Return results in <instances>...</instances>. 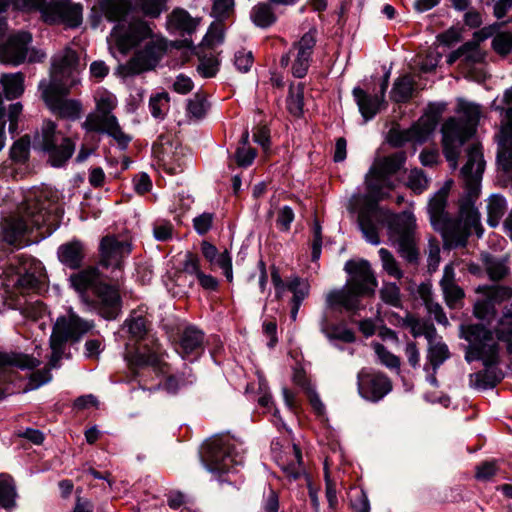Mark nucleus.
<instances>
[{
	"instance_id": "27",
	"label": "nucleus",
	"mask_w": 512,
	"mask_h": 512,
	"mask_svg": "<svg viewBox=\"0 0 512 512\" xmlns=\"http://www.w3.org/2000/svg\"><path fill=\"white\" fill-rule=\"evenodd\" d=\"M440 287L443 293L446 305L455 309L462 305L464 298L463 289L456 282V274L453 264H447L443 269V275L440 280Z\"/></svg>"
},
{
	"instance_id": "54",
	"label": "nucleus",
	"mask_w": 512,
	"mask_h": 512,
	"mask_svg": "<svg viewBox=\"0 0 512 512\" xmlns=\"http://www.w3.org/2000/svg\"><path fill=\"white\" fill-rule=\"evenodd\" d=\"M29 148V139L23 137L13 144L10 150V156L16 162H24L28 157Z\"/></svg>"
},
{
	"instance_id": "61",
	"label": "nucleus",
	"mask_w": 512,
	"mask_h": 512,
	"mask_svg": "<svg viewBox=\"0 0 512 512\" xmlns=\"http://www.w3.org/2000/svg\"><path fill=\"white\" fill-rule=\"evenodd\" d=\"M235 67L240 72H248L253 64V55L251 51L240 50L235 53Z\"/></svg>"
},
{
	"instance_id": "41",
	"label": "nucleus",
	"mask_w": 512,
	"mask_h": 512,
	"mask_svg": "<svg viewBox=\"0 0 512 512\" xmlns=\"http://www.w3.org/2000/svg\"><path fill=\"white\" fill-rule=\"evenodd\" d=\"M6 365L16 366L21 369H34L40 365V361L27 354H6L0 352V367Z\"/></svg>"
},
{
	"instance_id": "64",
	"label": "nucleus",
	"mask_w": 512,
	"mask_h": 512,
	"mask_svg": "<svg viewBox=\"0 0 512 512\" xmlns=\"http://www.w3.org/2000/svg\"><path fill=\"white\" fill-rule=\"evenodd\" d=\"M153 235L158 241H168L173 235V226L170 222L157 223L153 228Z\"/></svg>"
},
{
	"instance_id": "33",
	"label": "nucleus",
	"mask_w": 512,
	"mask_h": 512,
	"mask_svg": "<svg viewBox=\"0 0 512 512\" xmlns=\"http://www.w3.org/2000/svg\"><path fill=\"white\" fill-rule=\"evenodd\" d=\"M483 264L489 278L499 281L509 273L508 257L497 258L489 254L483 255Z\"/></svg>"
},
{
	"instance_id": "52",
	"label": "nucleus",
	"mask_w": 512,
	"mask_h": 512,
	"mask_svg": "<svg viewBox=\"0 0 512 512\" xmlns=\"http://www.w3.org/2000/svg\"><path fill=\"white\" fill-rule=\"evenodd\" d=\"M20 312L26 318L37 320L45 314L46 307L39 300L28 301L20 308Z\"/></svg>"
},
{
	"instance_id": "8",
	"label": "nucleus",
	"mask_w": 512,
	"mask_h": 512,
	"mask_svg": "<svg viewBox=\"0 0 512 512\" xmlns=\"http://www.w3.org/2000/svg\"><path fill=\"white\" fill-rule=\"evenodd\" d=\"M130 74L154 69L167 50L164 37L142 19H130Z\"/></svg>"
},
{
	"instance_id": "60",
	"label": "nucleus",
	"mask_w": 512,
	"mask_h": 512,
	"mask_svg": "<svg viewBox=\"0 0 512 512\" xmlns=\"http://www.w3.org/2000/svg\"><path fill=\"white\" fill-rule=\"evenodd\" d=\"M214 216L212 213L204 212L193 219V226L199 235L206 234L213 223Z\"/></svg>"
},
{
	"instance_id": "35",
	"label": "nucleus",
	"mask_w": 512,
	"mask_h": 512,
	"mask_svg": "<svg viewBox=\"0 0 512 512\" xmlns=\"http://www.w3.org/2000/svg\"><path fill=\"white\" fill-rule=\"evenodd\" d=\"M168 0H130V10L134 9L152 19L158 18L167 10Z\"/></svg>"
},
{
	"instance_id": "10",
	"label": "nucleus",
	"mask_w": 512,
	"mask_h": 512,
	"mask_svg": "<svg viewBox=\"0 0 512 512\" xmlns=\"http://www.w3.org/2000/svg\"><path fill=\"white\" fill-rule=\"evenodd\" d=\"M201 459L210 473L226 482L224 475L237 472L244 463L243 445L229 435L215 436L204 444Z\"/></svg>"
},
{
	"instance_id": "47",
	"label": "nucleus",
	"mask_w": 512,
	"mask_h": 512,
	"mask_svg": "<svg viewBox=\"0 0 512 512\" xmlns=\"http://www.w3.org/2000/svg\"><path fill=\"white\" fill-rule=\"evenodd\" d=\"M149 108L154 118L162 119L169 109V95L161 92L150 98Z\"/></svg>"
},
{
	"instance_id": "46",
	"label": "nucleus",
	"mask_w": 512,
	"mask_h": 512,
	"mask_svg": "<svg viewBox=\"0 0 512 512\" xmlns=\"http://www.w3.org/2000/svg\"><path fill=\"white\" fill-rule=\"evenodd\" d=\"M210 15L217 21L231 18L235 12V0H211Z\"/></svg>"
},
{
	"instance_id": "48",
	"label": "nucleus",
	"mask_w": 512,
	"mask_h": 512,
	"mask_svg": "<svg viewBox=\"0 0 512 512\" xmlns=\"http://www.w3.org/2000/svg\"><path fill=\"white\" fill-rule=\"evenodd\" d=\"M379 256L382 262L383 269L392 277L400 279L403 276L402 270L399 268L397 261L395 260L392 253L385 249L381 248L379 250Z\"/></svg>"
},
{
	"instance_id": "12",
	"label": "nucleus",
	"mask_w": 512,
	"mask_h": 512,
	"mask_svg": "<svg viewBox=\"0 0 512 512\" xmlns=\"http://www.w3.org/2000/svg\"><path fill=\"white\" fill-rule=\"evenodd\" d=\"M95 102L96 112L86 117L82 124L83 128L88 132L107 133L117 141L119 146L125 148L127 138L116 117L110 113L116 106L115 96L106 90H98L95 94Z\"/></svg>"
},
{
	"instance_id": "31",
	"label": "nucleus",
	"mask_w": 512,
	"mask_h": 512,
	"mask_svg": "<svg viewBox=\"0 0 512 512\" xmlns=\"http://www.w3.org/2000/svg\"><path fill=\"white\" fill-rule=\"evenodd\" d=\"M204 333L199 329L189 326L184 329L177 352L185 359L190 355H198L203 350Z\"/></svg>"
},
{
	"instance_id": "2",
	"label": "nucleus",
	"mask_w": 512,
	"mask_h": 512,
	"mask_svg": "<svg viewBox=\"0 0 512 512\" xmlns=\"http://www.w3.org/2000/svg\"><path fill=\"white\" fill-rule=\"evenodd\" d=\"M344 270L349 274L345 286L330 290L325 296V308L319 320L320 331L330 340L352 343L356 337L346 326L331 322L334 312L356 313L361 308V297L373 295L376 278L368 261L346 262Z\"/></svg>"
},
{
	"instance_id": "23",
	"label": "nucleus",
	"mask_w": 512,
	"mask_h": 512,
	"mask_svg": "<svg viewBox=\"0 0 512 512\" xmlns=\"http://www.w3.org/2000/svg\"><path fill=\"white\" fill-rule=\"evenodd\" d=\"M83 8L70 0L50 1L43 10V20L49 24H64L75 28L82 23Z\"/></svg>"
},
{
	"instance_id": "6",
	"label": "nucleus",
	"mask_w": 512,
	"mask_h": 512,
	"mask_svg": "<svg viewBox=\"0 0 512 512\" xmlns=\"http://www.w3.org/2000/svg\"><path fill=\"white\" fill-rule=\"evenodd\" d=\"M93 327L94 323L92 321L82 319L71 308L68 311L67 317L62 316L57 318L50 336V348L52 353L48 367L37 370L31 374L29 380L30 389H37L41 385L48 383L52 379L50 370L60 366L66 343L69 340L78 342L82 336L93 329Z\"/></svg>"
},
{
	"instance_id": "16",
	"label": "nucleus",
	"mask_w": 512,
	"mask_h": 512,
	"mask_svg": "<svg viewBox=\"0 0 512 512\" xmlns=\"http://www.w3.org/2000/svg\"><path fill=\"white\" fill-rule=\"evenodd\" d=\"M85 65L80 64V59L75 50L65 47L52 57L50 81L44 86H68L74 87L80 83L79 73Z\"/></svg>"
},
{
	"instance_id": "11",
	"label": "nucleus",
	"mask_w": 512,
	"mask_h": 512,
	"mask_svg": "<svg viewBox=\"0 0 512 512\" xmlns=\"http://www.w3.org/2000/svg\"><path fill=\"white\" fill-rule=\"evenodd\" d=\"M71 286L80 294L93 289L99 299L100 314L108 319H115L121 310L120 295L118 291L100 282V273L96 267H88L72 274L69 278Z\"/></svg>"
},
{
	"instance_id": "28",
	"label": "nucleus",
	"mask_w": 512,
	"mask_h": 512,
	"mask_svg": "<svg viewBox=\"0 0 512 512\" xmlns=\"http://www.w3.org/2000/svg\"><path fill=\"white\" fill-rule=\"evenodd\" d=\"M199 19L193 18L188 11L183 8L173 9L166 18V27L170 33L181 36L191 35L197 29Z\"/></svg>"
},
{
	"instance_id": "29",
	"label": "nucleus",
	"mask_w": 512,
	"mask_h": 512,
	"mask_svg": "<svg viewBox=\"0 0 512 512\" xmlns=\"http://www.w3.org/2000/svg\"><path fill=\"white\" fill-rule=\"evenodd\" d=\"M155 155L162 162L163 167L171 174H177L182 171L185 165L183 158V149L178 146H174L168 140L166 143L160 144V149L154 148Z\"/></svg>"
},
{
	"instance_id": "21",
	"label": "nucleus",
	"mask_w": 512,
	"mask_h": 512,
	"mask_svg": "<svg viewBox=\"0 0 512 512\" xmlns=\"http://www.w3.org/2000/svg\"><path fill=\"white\" fill-rule=\"evenodd\" d=\"M18 275L16 285L22 292L36 291L44 281V267L42 263L30 256L20 254L12 263Z\"/></svg>"
},
{
	"instance_id": "13",
	"label": "nucleus",
	"mask_w": 512,
	"mask_h": 512,
	"mask_svg": "<svg viewBox=\"0 0 512 512\" xmlns=\"http://www.w3.org/2000/svg\"><path fill=\"white\" fill-rule=\"evenodd\" d=\"M406 154L403 151L379 158L374 162L366 175V185L370 196L376 200H382L394 189L395 182L392 176L404 165Z\"/></svg>"
},
{
	"instance_id": "59",
	"label": "nucleus",
	"mask_w": 512,
	"mask_h": 512,
	"mask_svg": "<svg viewBox=\"0 0 512 512\" xmlns=\"http://www.w3.org/2000/svg\"><path fill=\"white\" fill-rule=\"evenodd\" d=\"M351 507L355 512H370V504L363 490H357L351 496Z\"/></svg>"
},
{
	"instance_id": "49",
	"label": "nucleus",
	"mask_w": 512,
	"mask_h": 512,
	"mask_svg": "<svg viewBox=\"0 0 512 512\" xmlns=\"http://www.w3.org/2000/svg\"><path fill=\"white\" fill-rule=\"evenodd\" d=\"M373 349L375 351V354L377 355L378 360L381 364L386 366L389 369H396L398 370L400 367V360L399 358L392 354L390 351H388L382 344L380 343H374Z\"/></svg>"
},
{
	"instance_id": "32",
	"label": "nucleus",
	"mask_w": 512,
	"mask_h": 512,
	"mask_svg": "<svg viewBox=\"0 0 512 512\" xmlns=\"http://www.w3.org/2000/svg\"><path fill=\"white\" fill-rule=\"evenodd\" d=\"M59 261L70 269H77L84 259V247L78 240H73L59 246L57 250Z\"/></svg>"
},
{
	"instance_id": "15",
	"label": "nucleus",
	"mask_w": 512,
	"mask_h": 512,
	"mask_svg": "<svg viewBox=\"0 0 512 512\" xmlns=\"http://www.w3.org/2000/svg\"><path fill=\"white\" fill-rule=\"evenodd\" d=\"M100 8L105 18L111 22H117L108 37L110 53L120 60L128 54V26L125 17L128 14L127 0H101Z\"/></svg>"
},
{
	"instance_id": "45",
	"label": "nucleus",
	"mask_w": 512,
	"mask_h": 512,
	"mask_svg": "<svg viewBox=\"0 0 512 512\" xmlns=\"http://www.w3.org/2000/svg\"><path fill=\"white\" fill-rule=\"evenodd\" d=\"M304 107V85L298 83L297 85H290L289 96L287 98V108L294 116H300L303 113Z\"/></svg>"
},
{
	"instance_id": "18",
	"label": "nucleus",
	"mask_w": 512,
	"mask_h": 512,
	"mask_svg": "<svg viewBox=\"0 0 512 512\" xmlns=\"http://www.w3.org/2000/svg\"><path fill=\"white\" fill-rule=\"evenodd\" d=\"M271 281L277 299H282L287 292L292 294L290 317L296 321L299 309L310 292L308 281L298 275H291L283 280L275 266L271 268Z\"/></svg>"
},
{
	"instance_id": "57",
	"label": "nucleus",
	"mask_w": 512,
	"mask_h": 512,
	"mask_svg": "<svg viewBox=\"0 0 512 512\" xmlns=\"http://www.w3.org/2000/svg\"><path fill=\"white\" fill-rule=\"evenodd\" d=\"M492 46L497 53L506 55L512 50V36L508 33H500L494 37Z\"/></svg>"
},
{
	"instance_id": "25",
	"label": "nucleus",
	"mask_w": 512,
	"mask_h": 512,
	"mask_svg": "<svg viewBox=\"0 0 512 512\" xmlns=\"http://www.w3.org/2000/svg\"><path fill=\"white\" fill-rule=\"evenodd\" d=\"M435 129V123L429 119H420L408 129L392 128L388 133V142L393 147H401L408 142L423 144Z\"/></svg>"
},
{
	"instance_id": "20",
	"label": "nucleus",
	"mask_w": 512,
	"mask_h": 512,
	"mask_svg": "<svg viewBox=\"0 0 512 512\" xmlns=\"http://www.w3.org/2000/svg\"><path fill=\"white\" fill-rule=\"evenodd\" d=\"M316 45V32L308 31L295 42L289 52L280 59L282 67L291 62V72L296 78H303L310 67L311 57Z\"/></svg>"
},
{
	"instance_id": "26",
	"label": "nucleus",
	"mask_w": 512,
	"mask_h": 512,
	"mask_svg": "<svg viewBox=\"0 0 512 512\" xmlns=\"http://www.w3.org/2000/svg\"><path fill=\"white\" fill-rule=\"evenodd\" d=\"M483 292V297L474 304V315L480 320L490 321L496 313L495 304L512 297V290L503 286H487Z\"/></svg>"
},
{
	"instance_id": "1",
	"label": "nucleus",
	"mask_w": 512,
	"mask_h": 512,
	"mask_svg": "<svg viewBox=\"0 0 512 512\" xmlns=\"http://www.w3.org/2000/svg\"><path fill=\"white\" fill-rule=\"evenodd\" d=\"M484 168L485 161L481 147L474 144L468 148L467 162L461 169L466 196L460 201L459 218H451L446 212L449 183L440 188L429 201L428 212L431 224L442 235L444 246L447 248L465 246L471 231L479 230L480 216L474 204L480 192Z\"/></svg>"
},
{
	"instance_id": "17",
	"label": "nucleus",
	"mask_w": 512,
	"mask_h": 512,
	"mask_svg": "<svg viewBox=\"0 0 512 512\" xmlns=\"http://www.w3.org/2000/svg\"><path fill=\"white\" fill-rule=\"evenodd\" d=\"M32 35L26 31H19L11 35L7 41L0 45V62L19 65L28 57L29 62H41L45 53L41 50L30 49Z\"/></svg>"
},
{
	"instance_id": "38",
	"label": "nucleus",
	"mask_w": 512,
	"mask_h": 512,
	"mask_svg": "<svg viewBox=\"0 0 512 512\" xmlns=\"http://www.w3.org/2000/svg\"><path fill=\"white\" fill-rule=\"evenodd\" d=\"M404 325L410 328V332L415 338L424 336L428 342H431V340H435L437 336V332L433 324L414 316L408 315L404 319Z\"/></svg>"
},
{
	"instance_id": "24",
	"label": "nucleus",
	"mask_w": 512,
	"mask_h": 512,
	"mask_svg": "<svg viewBox=\"0 0 512 512\" xmlns=\"http://www.w3.org/2000/svg\"><path fill=\"white\" fill-rule=\"evenodd\" d=\"M127 249L125 241L118 240L115 236H106L100 243V264L104 268H111L112 280L122 278L124 274V254Z\"/></svg>"
},
{
	"instance_id": "63",
	"label": "nucleus",
	"mask_w": 512,
	"mask_h": 512,
	"mask_svg": "<svg viewBox=\"0 0 512 512\" xmlns=\"http://www.w3.org/2000/svg\"><path fill=\"white\" fill-rule=\"evenodd\" d=\"M136 280L141 284L150 283L153 278L152 266L149 262L137 263L135 267Z\"/></svg>"
},
{
	"instance_id": "37",
	"label": "nucleus",
	"mask_w": 512,
	"mask_h": 512,
	"mask_svg": "<svg viewBox=\"0 0 512 512\" xmlns=\"http://www.w3.org/2000/svg\"><path fill=\"white\" fill-rule=\"evenodd\" d=\"M291 455V460L281 459L279 466L288 477L296 480L305 473L301 450L296 444H293L291 447Z\"/></svg>"
},
{
	"instance_id": "44",
	"label": "nucleus",
	"mask_w": 512,
	"mask_h": 512,
	"mask_svg": "<svg viewBox=\"0 0 512 512\" xmlns=\"http://www.w3.org/2000/svg\"><path fill=\"white\" fill-rule=\"evenodd\" d=\"M250 17L253 23L261 28H267L276 21L275 14L268 3L255 5L251 10Z\"/></svg>"
},
{
	"instance_id": "51",
	"label": "nucleus",
	"mask_w": 512,
	"mask_h": 512,
	"mask_svg": "<svg viewBox=\"0 0 512 512\" xmlns=\"http://www.w3.org/2000/svg\"><path fill=\"white\" fill-rule=\"evenodd\" d=\"M429 180L424 172L420 169H413L408 176V187L415 193H422L428 188Z\"/></svg>"
},
{
	"instance_id": "56",
	"label": "nucleus",
	"mask_w": 512,
	"mask_h": 512,
	"mask_svg": "<svg viewBox=\"0 0 512 512\" xmlns=\"http://www.w3.org/2000/svg\"><path fill=\"white\" fill-rule=\"evenodd\" d=\"M294 211L289 206H283L277 213L276 224L281 231H288L291 223L294 221Z\"/></svg>"
},
{
	"instance_id": "19",
	"label": "nucleus",
	"mask_w": 512,
	"mask_h": 512,
	"mask_svg": "<svg viewBox=\"0 0 512 512\" xmlns=\"http://www.w3.org/2000/svg\"><path fill=\"white\" fill-rule=\"evenodd\" d=\"M42 90V98L48 109L56 116L64 119H78L82 112V105L78 100L67 99L73 87L68 86H44V82L39 85Z\"/></svg>"
},
{
	"instance_id": "7",
	"label": "nucleus",
	"mask_w": 512,
	"mask_h": 512,
	"mask_svg": "<svg viewBox=\"0 0 512 512\" xmlns=\"http://www.w3.org/2000/svg\"><path fill=\"white\" fill-rule=\"evenodd\" d=\"M151 332V321L147 317V308L140 306L130 312V338L140 341L133 354H130V366H147L155 373L165 375L170 369L165 360L167 356Z\"/></svg>"
},
{
	"instance_id": "50",
	"label": "nucleus",
	"mask_w": 512,
	"mask_h": 512,
	"mask_svg": "<svg viewBox=\"0 0 512 512\" xmlns=\"http://www.w3.org/2000/svg\"><path fill=\"white\" fill-rule=\"evenodd\" d=\"M219 70V61L216 56L209 55L200 58L197 66L198 73L204 78L214 77Z\"/></svg>"
},
{
	"instance_id": "3",
	"label": "nucleus",
	"mask_w": 512,
	"mask_h": 512,
	"mask_svg": "<svg viewBox=\"0 0 512 512\" xmlns=\"http://www.w3.org/2000/svg\"><path fill=\"white\" fill-rule=\"evenodd\" d=\"M62 214L56 192L50 189L30 191L17 213L4 220L2 239L10 245L21 246L22 237L35 228L46 226L48 233L55 230Z\"/></svg>"
},
{
	"instance_id": "58",
	"label": "nucleus",
	"mask_w": 512,
	"mask_h": 512,
	"mask_svg": "<svg viewBox=\"0 0 512 512\" xmlns=\"http://www.w3.org/2000/svg\"><path fill=\"white\" fill-rule=\"evenodd\" d=\"M208 106L205 100L195 97L189 100L187 105L188 114L195 119H201L205 116Z\"/></svg>"
},
{
	"instance_id": "40",
	"label": "nucleus",
	"mask_w": 512,
	"mask_h": 512,
	"mask_svg": "<svg viewBox=\"0 0 512 512\" xmlns=\"http://www.w3.org/2000/svg\"><path fill=\"white\" fill-rule=\"evenodd\" d=\"M1 84L7 99H15L24 92V76L20 72L2 75Z\"/></svg>"
},
{
	"instance_id": "42",
	"label": "nucleus",
	"mask_w": 512,
	"mask_h": 512,
	"mask_svg": "<svg viewBox=\"0 0 512 512\" xmlns=\"http://www.w3.org/2000/svg\"><path fill=\"white\" fill-rule=\"evenodd\" d=\"M507 210V203L503 196L495 194L490 196L487 204L488 224L496 227Z\"/></svg>"
},
{
	"instance_id": "34",
	"label": "nucleus",
	"mask_w": 512,
	"mask_h": 512,
	"mask_svg": "<svg viewBox=\"0 0 512 512\" xmlns=\"http://www.w3.org/2000/svg\"><path fill=\"white\" fill-rule=\"evenodd\" d=\"M414 81L409 75L398 77L393 83L390 98L396 103H405L413 95Z\"/></svg>"
},
{
	"instance_id": "30",
	"label": "nucleus",
	"mask_w": 512,
	"mask_h": 512,
	"mask_svg": "<svg viewBox=\"0 0 512 512\" xmlns=\"http://www.w3.org/2000/svg\"><path fill=\"white\" fill-rule=\"evenodd\" d=\"M352 93L365 122L374 118L384 104L385 96H382L381 92L371 95L363 89L355 87Z\"/></svg>"
},
{
	"instance_id": "53",
	"label": "nucleus",
	"mask_w": 512,
	"mask_h": 512,
	"mask_svg": "<svg viewBox=\"0 0 512 512\" xmlns=\"http://www.w3.org/2000/svg\"><path fill=\"white\" fill-rule=\"evenodd\" d=\"M382 300L392 306L400 305V289L395 283H385L380 290Z\"/></svg>"
},
{
	"instance_id": "14",
	"label": "nucleus",
	"mask_w": 512,
	"mask_h": 512,
	"mask_svg": "<svg viewBox=\"0 0 512 512\" xmlns=\"http://www.w3.org/2000/svg\"><path fill=\"white\" fill-rule=\"evenodd\" d=\"M34 142L48 154V162L54 167L64 165L75 151V143L72 139L59 131L51 120L43 122Z\"/></svg>"
},
{
	"instance_id": "62",
	"label": "nucleus",
	"mask_w": 512,
	"mask_h": 512,
	"mask_svg": "<svg viewBox=\"0 0 512 512\" xmlns=\"http://www.w3.org/2000/svg\"><path fill=\"white\" fill-rule=\"evenodd\" d=\"M132 181L134 191L139 195L149 192L152 188V181L147 173L142 172L135 175Z\"/></svg>"
},
{
	"instance_id": "39",
	"label": "nucleus",
	"mask_w": 512,
	"mask_h": 512,
	"mask_svg": "<svg viewBox=\"0 0 512 512\" xmlns=\"http://www.w3.org/2000/svg\"><path fill=\"white\" fill-rule=\"evenodd\" d=\"M16 487L10 477L0 479V512H10L16 506Z\"/></svg>"
},
{
	"instance_id": "22",
	"label": "nucleus",
	"mask_w": 512,
	"mask_h": 512,
	"mask_svg": "<svg viewBox=\"0 0 512 512\" xmlns=\"http://www.w3.org/2000/svg\"><path fill=\"white\" fill-rule=\"evenodd\" d=\"M357 385L361 397L372 402H378L392 390L390 379L371 369H362L358 373Z\"/></svg>"
},
{
	"instance_id": "36",
	"label": "nucleus",
	"mask_w": 512,
	"mask_h": 512,
	"mask_svg": "<svg viewBox=\"0 0 512 512\" xmlns=\"http://www.w3.org/2000/svg\"><path fill=\"white\" fill-rule=\"evenodd\" d=\"M450 357L448 346L438 339L436 336L435 340L428 342L427 349V360L431 368H438Z\"/></svg>"
},
{
	"instance_id": "5",
	"label": "nucleus",
	"mask_w": 512,
	"mask_h": 512,
	"mask_svg": "<svg viewBox=\"0 0 512 512\" xmlns=\"http://www.w3.org/2000/svg\"><path fill=\"white\" fill-rule=\"evenodd\" d=\"M462 337L468 342L465 351L467 362L481 361L485 366L484 371L469 375V384L478 390L494 388L500 381L493 366L499 362V343L494 334L481 324H470L462 327Z\"/></svg>"
},
{
	"instance_id": "43",
	"label": "nucleus",
	"mask_w": 512,
	"mask_h": 512,
	"mask_svg": "<svg viewBox=\"0 0 512 512\" xmlns=\"http://www.w3.org/2000/svg\"><path fill=\"white\" fill-rule=\"evenodd\" d=\"M256 157V151L249 146V132L245 130L242 134L240 145L237 147L234 154L235 162L239 167L250 166Z\"/></svg>"
},
{
	"instance_id": "55",
	"label": "nucleus",
	"mask_w": 512,
	"mask_h": 512,
	"mask_svg": "<svg viewBox=\"0 0 512 512\" xmlns=\"http://www.w3.org/2000/svg\"><path fill=\"white\" fill-rule=\"evenodd\" d=\"M212 264L217 265L223 271L228 282L233 281L232 258L227 250L220 253Z\"/></svg>"
},
{
	"instance_id": "9",
	"label": "nucleus",
	"mask_w": 512,
	"mask_h": 512,
	"mask_svg": "<svg viewBox=\"0 0 512 512\" xmlns=\"http://www.w3.org/2000/svg\"><path fill=\"white\" fill-rule=\"evenodd\" d=\"M457 113L446 119L441 127L443 153L453 169L457 167L461 147L476 131L481 108L477 104L461 101Z\"/></svg>"
},
{
	"instance_id": "4",
	"label": "nucleus",
	"mask_w": 512,
	"mask_h": 512,
	"mask_svg": "<svg viewBox=\"0 0 512 512\" xmlns=\"http://www.w3.org/2000/svg\"><path fill=\"white\" fill-rule=\"evenodd\" d=\"M384 222L387 223L390 239L397 246L399 255L409 263H416L419 251L415 216L408 211L393 214L377 204H369L359 211V228L365 239L373 245L380 243L379 225Z\"/></svg>"
}]
</instances>
